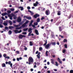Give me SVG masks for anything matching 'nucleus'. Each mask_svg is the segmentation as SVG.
Segmentation results:
<instances>
[{"label":"nucleus","mask_w":73,"mask_h":73,"mask_svg":"<svg viewBox=\"0 0 73 73\" xmlns=\"http://www.w3.org/2000/svg\"><path fill=\"white\" fill-rule=\"evenodd\" d=\"M28 62H26V64H28L29 65L32 64L33 63V59L31 57H29L28 58Z\"/></svg>","instance_id":"1"},{"label":"nucleus","mask_w":73,"mask_h":73,"mask_svg":"<svg viewBox=\"0 0 73 73\" xmlns=\"http://www.w3.org/2000/svg\"><path fill=\"white\" fill-rule=\"evenodd\" d=\"M47 40H46L45 41V42L44 43V44H43L44 46H45V48L47 49H48L49 48V46H50V44H47Z\"/></svg>","instance_id":"2"},{"label":"nucleus","mask_w":73,"mask_h":73,"mask_svg":"<svg viewBox=\"0 0 73 73\" xmlns=\"http://www.w3.org/2000/svg\"><path fill=\"white\" fill-rule=\"evenodd\" d=\"M32 28H30L28 30V31L29 32L28 34V36H31V33H32Z\"/></svg>","instance_id":"3"},{"label":"nucleus","mask_w":73,"mask_h":73,"mask_svg":"<svg viewBox=\"0 0 73 73\" xmlns=\"http://www.w3.org/2000/svg\"><path fill=\"white\" fill-rule=\"evenodd\" d=\"M5 64H8L9 65H10V66L11 68L12 67V65H13V64H12V63H11V61H9L8 62H6Z\"/></svg>","instance_id":"4"},{"label":"nucleus","mask_w":73,"mask_h":73,"mask_svg":"<svg viewBox=\"0 0 73 73\" xmlns=\"http://www.w3.org/2000/svg\"><path fill=\"white\" fill-rule=\"evenodd\" d=\"M45 13L46 15H50V11L49 10H47L45 11Z\"/></svg>","instance_id":"5"},{"label":"nucleus","mask_w":73,"mask_h":73,"mask_svg":"<svg viewBox=\"0 0 73 73\" xmlns=\"http://www.w3.org/2000/svg\"><path fill=\"white\" fill-rule=\"evenodd\" d=\"M39 16H40L38 14H36L34 15L33 17L35 19H37V17H38Z\"/></svg>","instance_id":"6"},{"label":"nucleus","mask_w":73,"mask_h":73,"mask_svg":"<svg viewBox=\"0 0 73 73\" xmlns=\"http://www.w3.org/2000/svg\"><path fill=\"white\" fill-rule=\"evenodd\" d=\"M8 21H4V23H3V24L5 26H7L8 25Z\"/></svg>","instance_id":"7"},{"label":"nucleus","mask_w":73,"mask_h":73,"mask_svg":"<svg viewBox=\"0 0 73 73\" xmlns=\"http://www.w3.org/2000/svg\"><path fill=\"white\" fill-rule=\"evenodd\" d=\"M17 21H18V23H20V22H21V18H20V17H19L17 18Z\"/></svg>","instance_id":"8"},{"label":"nucleus","mask_w":73,"mask_h":73,"mask_svg":"<svg viewBox=\"0 0 73 73\" xmlns=\"http://www.w3.org/2000/svg\"><path fill=\"white\" fill-rule=\"evenodd\" d=\"M11 16H12V17H14L13 19L15 20L16 19V18H17V17L16 15H15L13 14H11Z\"/></svg>","instance_id":"9"},{"label":"nucleus","mask_w":73,"mask_h":73,"mask_svg":"<svg viewBox=\"0 0 73 73\" xmlns=\"http://www.w3.org/2000/svg\"><path fill=\"white\" fill-rule=\"evenodd\" d=\"M57 15L58 16H60L61 15V11H59L57 12Z\"/></svg>","instance_id":"10"},{"label":"nucleus","mask_w":73,"mask_h":73,"mask_svg":"<svg viewBox=\"0 0 73 73\" xmlns=\"http://www.w3.org/2000/svg\"><path fill=\"white\" fill-rule=\"evenodd\" d=\"M35 32L36 34V35H38L39 34L38 33V30L35 29Z\"/></svg>","instance_id":"11"},{"label":"nucleus","mask_w":73,"mask_h":73,"mask_svg":"<svg viewBox=\"0 0 73 73\" xmlns=\"http://www.w3.org/2000/svg\"><path fill=\"white\" fill-rule=\"evenodd\" d=\"M9 28L10 30H12L13 29V28H14V27L13 26H9Z\"/></svg>","instance_id":"12"},{"label":"nucleus","mask_w":73,"mask_h":73,"mask_svg":"<svg viewBox=\"0 0 73 73\" xmlns=\"http://www.w3.org/2000/svg\"><path fill=\"white\" fill-rule=\"evenodd\" d=\"M8 15V14H7V13H5L1 14V15L2 16H5V15Z\"/></svg>","instance_id":"13"},{"label":"nucleus","mask_w":73,"mask_h":73,"mask_svg":"<svg viewBox=\"0 0 73 73\" xmlns=\"http://www.w3.org/2000/svg\"><path fill=\"white\" fill-rule=\"evenodd\" d=\"M19 38L20 39L21 38H23V35H22L21 34L19 35Z\"/></svg>","instance_id":"14"},{"label":"nucleus","mask_w":73,"mask_h":73,"mask_svg":"<svg viewBox=\"0 0 73 73\" xmlns=\"http://www.w3.org/2000/svg\"><path fill=\"white\" fill-rule=\"evenodd\" d=\"M58 61L59 62V63H60V64H62V61H61V60H60V59L59 58H58Z\"/></svg>","instance_id":"15"},{"label":"nucleus","mask_w":73,"mask_h":73,"mask_svg":"<svg viewBox=\"0 0 73 73\" xmlns=\"http://www.w3.org/2000/svg\"><path fill=\"white\" fill-rule=\"evenodd\" d=\"M2 67H6V65L5 63H3L2 64Z\"/></svg>","instance_id":"16"},{"label":"nucleus","mask_w":73,"mask_h":73,"mask_svg":"<svg viewBox=\"0 0 73 73\" xmlns=\"http://www.w3.org/2000/svg\"><path fill=\"white\" fill-rule=\"evenodd\" d=\"M19 30H15L13 31V32H14L15 33H18Z\"/></svg>","instance_id":"17"},{"label":"nucleus","mask_w":73,"mask_h":73,"mask_svg":"<svg viewBox=\"0 0 73 73\" xmlns=\"http://www.w3.org/2000/svg\"><path fill=\"white\" fill-rule=\"evenodd\" d=\"M19 9H21V11H23V9H24V8H23V7H21V6L19 7Z\"/></svg>","instance_id":"18"},{"label":"nucleus","mask_w":73,"mask_h":73,"mask_svg":"<svg viewBox=\"0 0 73 73\" xmlns=\"http://www.w3.org/2000/svg\"><path fill=\"white\" fill-rule=\"evenodd\" d=\"M51 62L52 64H54V60L53 59H51Z\"/></svg>","instance_id":"19"},{"label":"nucleus","mask_w":73,"mask_h":73,"mask_svg":"<svg viewBox=\"0 0 73 73\" xmlns=\"http://www.w3.org/2000/svg\"><path fill=\"white\" fill-rule=\"evenodd\" d=\"M26 18L28 20H31V17H26Z\"/></svg>","instance_id":"20"},{"label":"nucleus","mask_w":73,"mask_h":73,"mask_svg":"<svg viewBox=\"0 0 73 73\" xmlns=\"http://www.w3.org/2000/svg\"><path fill=\"white\" fill-rule=\"evenodd\" d=\"M52 44V45H56V42H52L50 43V45Z\"/></svg>","instance_id":"21"},{"label":"nucleus","mask_w":73,"mask_h":73,"mask_svg":"<svg viewBox=\"0 0 73 73\" xmlns=\"http://www.w3.org/2000/svg\"><path fill=\"white\" fill-rule=\"evenodd\" d=\"M9 23L10 25H12V21H9Z\"/></svg>","instance_id":"22"},{"label":"nucleus","mask_w":73,"mask_h":73,"mask_svg":"<svg viewBox=\"0 0 73 73\" xmlns=\"http://www.w3.org/2000/svg\"><path fill=\"white\" fill-rule=\"evenodd\" d=\"M25 26H26V25L24 23L23 25H22L21 27H22V28H24L25 27Z\"/></svg>","instance_id":"23"},{"label":"nucleus","mask_w":73,"mask_h":73,"mask_svg":"<svg viewBox=\"0 0 73 73\" xmlns=\"http://www.w3.org/2000/svg\"><path fill=\"white\" fill-rule=\"evenodd\" d=\"M8 33L9 35H11V34H12V31H11V30H9V31L8 32Z\"/></svg>","instance_id":"24"},{"label":"nucleus","mask_w":73,"mask_h":73,"mask_svg":"<svg viewBox=\"0 0 73 73\" xmlns=\"http://www.w3.org/2000/svg\"><path fill=\"white\" fill-rule=\"evenodd\" d=\"M59 31H60V32L62 31V28H61V27H59Z\"/></svg>","instance_id":"25"},{"label":"nucleus","mask_w":73,"mask_h":73,"mask_svg":"<svg viewBox=\"0 0 73 73\" xmlns=\"http://www.w3.org/2000/svg\"><path fill=\"white\" fill-rule=\"evenodd\" d=\"M40 18H38L36 20V21L37 23H39V22H40Z\"/></svg>","instance_id":"26"},{"label":"nucleus","mask_w":73,"mask_h":73,"mask_svg":"<svg viewBox=\"0 0 73 73\" xmlns=\"http://www.w3.org/2000/svg\"><path fill=\"white\" fill-rule=\"evenodd\" d=\"M64 47L66 49L68 48V45L66 44H64Z\"/></svg>","instance_id":"27"},{"label":"nucleus","mask_w":73,"mask_h":73,"mask_svg":"<svg viewBox=\"0 0 73 73\" xmlns=\"http://www.w3.org/2000/svg\"><path fill=\"white\" fill-rule=\"evenodd\" d=\"M28 28H27L26 29H23V30L25 32V31H28Z\"/></svg>","instance_id":"28"},{"label":"nucleus","mask_w":73,"mask_h":73,"mask_svg":"<svg viewBox=\"0 0 73 73\" xmlns=\"http://www.w3.org/2000/svg\"><path fill=\"white\" fill-rule=\"evenodd\" d=\"M30 46H32V45H33V43L32 42L30 41Z\"/></svg>","instance_id":"29"},{"label":"nucleus","mask_w":73,"mask_h":73,"mask_svg":"<svg viewBox=\"0 0 73 73\" xmlns=\"http://www.w3.org/2000/svg\"><path fill=\"white\" fill-rule=\"evenodd\" d=\"M72 17V15H70L68 17V19H70Z\"/></svg>","instance_id":"30"},{"label":"nucleus","mask_w":73,"mask_h":73,"mask_svg":"<svg viewBox=\"0 0 73 73\" xmlns=\"http://www.w3.org/2000/svg\"><path fill=\"white\" fill-rule=\"evenodd\" d=\"M5 29L6 30H9V29H8V27H5Z\"/></svg>","instance_id":"31"},{"label":"nucleus","mask_w":73,"mask_h":73,"mask_svg":"<svg viewBox=\"0 0 73 73\" xmlns=\"http://www.w3.org/2000/svg\"><path fill=\"white\" fill-rule=\"evenodd\" d=\"M68 41L67 40L65 39H64V40H63V42H67Z\"/></svg>","instance_id":"32"},{"label":"nucleus","mask_w":73,"mask_h":73,"mask_svg":"<svg viewBox=\"0 0 73 73\" xmlns=\"http://www.w3.org/2000/svg\"><path fill=\"white\" fill-rule=\"evenodd\" d=\"M7 12L8 13V14H9V13H11V11L10 10H9L8 11H7Z\"/></svg>","instance_id":"33"},{"label":"nucleus","mask_w":73,"mask_h":73,"mask_svg":"<svg viewBox=\"0 0 73 73\" xmlns=\"http://www.w3.org/2000/svg\"><path fill=\"white\" fill-rule=\"evenodd\" d=\"M23 35H27V32H23L22 33Z\"/></svg>","instance_id":"34"},{"label":"nucleus","mask_w":73,"mask_h":73,"mask_svg":"<svg viewBox=\"0 0 73 73\" xmlns=\"http://www.w3.org/2000/svg\"><path fill=\"white\" fill-rule=\"evenodd\" d=\"M28 23H29V21H27L24 24L26 25V24H28Z\"/></svg>","instance_id":"35"},{"label":"nucleus","mask_w":73,"mask_h":73,"mask_svg":"<svg viewBox=\"0 0 73 73\" xmlns=\"http://www.w3.org/2000/svg\"><path fill=\"white\" fill-rule=\"evenodd\" d=\"M55 65H56V66H58V63H57V62H55Z\"/></svg>","instance_id":"36"},{"label":"nucleus","mask_w":73,"mask_h":73,"mask_svg":"<svg viewBox=\"0 0 73 73\" xmlns=\"http://www.w3.org/2000/svg\"><path fill=\"white\" fill-rule=\"evenodd\" d=\"M33 6H34V7H37V5L36 3H35L34 4Z\"/></svg>","instance_id":"37"},{"label":"nucleus","mask_w":73,"mask_h":73,"mask_svg":"<svg viewBox=\"0 0 73 73\" xmlns=\"http://www.w3.org/2000/svg\"><path fill=\"white\" fill-rule=\"evenodd\" d=\"M3 57H5V58H6L7 57V55H6V54H3Z\"/></svg>","instance_id":"38"},{"label":"nucleus","mask_w":73,"mask_h":73,"mask_svg":"<svg viewBox=\"0 0 73 73\" xmlns=\"http://www.w3.org/2000/svg\"><path fill=\"white\" fill-rule=\"evenodd\" d=\"M48 51H46V55L47 56H48Z\"/></svg>","instance_id":"39"},{"label":"nucleus","mask_w":73,"mask_h":73,"mask_svg":"<svg viewBox=\"0 0 73 73\" xmlns=\"http://www.w3.org/2000/svg\"><path fill=\"white\" fill-rule=\"evenodd\" d=\"M12 14H8V17H10L12 16Z\"/></svg>","instance_id":"40"},{"label":"nucleus","mask_w":73,"mask_h":73,"mask_svg":"<svg viewBox=\"0 0 73 73\" xmlns=\"http://www.w3.org/2000/svg\"><path fill=\"white\" fill-rule=\"evenodd\" d=\"M14 26L15 27H19V25H14Z\"/></svg>","instance_id":"41"},{"label":"nucleus","mask_w":73,"mask_h":73,"mask_svg":"<svg viewBox=\"0 0 73 73\" xmlns=\"http://www.w3.org/2000/svg\"><path fill=\"white\" fill-rule=\"evenodd\" d=\"M70 73H73V70H71L70 72Z\"/></svg>","instance_id":"42"},{"label":"nucleus","mask_w":73,"mask_h":73,"mask_svg":"<svg viewBox=\"0 0 73 73\" xmlns=\"http://www.w3.org/2000/svg\"><path fill=\"white\" fill-rule=\"evenodd\" d=\"M41 20H43L45 19V18L42 17L41 18Z\"/></svg>","instance_id":"43"},{"label":"nucleus","mask_w":73,"mask_h":73,"mask_svg":"<svg viewBox=\"0 0 73 73\" xmlns=\"http://www.w3.org/2000/svg\"><path fill=\"white\" fill-rule=\"evenodd\" d=\"M66 52V50H64L62 51V52L63 53H65Z\"/></svg>","instance_id":"44"},{"label":"nucleus","mask_w":73,"mask_h":73,"mask_svg":"<svg viewBox=\"0 0 73 73\" xmlns=\"http://www.w3.org/2000/svg\"><path fill=\"white\" fill-rule=\"evenodd\" d=\"M34 25L35 26L37 25H38V23H34Z\"/></svg>","instance_id":"45"},{"label":"nucleus","mask_w":73,"mask_h":73,"mask_svg":"<svg viewBox=\"0 0 73 73\" xmlns=\"http://www.w3.org/2000/svg\"><path fill=\"white\" fill-rule=\"evenodd\" d=\"M36 56L37 57V58H38L39 59H40V55H37Z\"/></svg>","instance_id":"46"},{"label":"nucleus","mask_w":73,"mask_h":73,"mask_svg":"<svg viewBox=\"0 0 73 73\" xmlns=\"http://www.w3.org/2000/svg\"><path fill=\"white\" fill-rule=\"evenodd\" d=\"M42 47H40L39 48V50H42Z\"/></svg>","instance_id":"47"},{"label":"nucleus","mask_w":73,"mask_h":73,"mask_svg":"<svg viewBox=\"0 0 73 73\" xmlns=\"http://www.w3.org/2000/svg\"><path fill=\"white\" fill-rule=\"evenodd\" d=\"M32 25V24L31 23H30L29 25V27H31Z\"/></svg>","instance_id":"48"},{"label":"nucleus","mask_w":73,"mask_h":73,"mask_svg":"<svg viewBox=\"0 0 73 73\" xmlns=\"http://www.w3.org/2000/svg\"><path fill=\"white\" fill-rule=\"evenodd\" d=\"M12 15H11V17H10V20H12L13 19V18H12Z\"/></svg>","instance_id":"49"},{"label":"nucleus","mask_w":73,"mask_h":73,"mask_svg":"<svg viewBox=\"0 0 73 73\" xmlns=\"http://www.w3.org/2000/svg\"><path fill=\"white\" fill-rule=\"evenodd\" d=\"M16 53H17V54H19L20 52H19V51H17L16 52H15Z\"/></svg>","instance_id":"50"},{"label":"nucleus","mask_w":73,"mask_h":73,"mask_svg":"<svg viewBox=\"0 0 73 73\" xmlns=\"http://www.w3.org/2000/svg\"><path fill=\"white\" fill-rule=\"evenodd\" d=\"M23 23H22V22H21V23H19V27L20 26V25H22L23 24Z\"/></svg>","instance_id":"51"},{"label":"nucleus","mask_w":73,"mask_h":73,"mask_svg":"<svg viewBox=\"0 0 73 73\" xmlns=\"http://www.w3.org/2000/svg\"><path fill=\"white\" fill-rule=\"evenodd\" d=\"M22 32V30H20L19 31H18V33H20Z\"/></svg>","instance_id":"52"},{"label":"nucleus","mask_w":73,"mask_h":73,"mask_svg":"<svg viewBox=\"0 0 73 73\" xmlns=\"http://www.w3.org/2000/svg\"><path fill=\"white\" fill-rule=\"evenodd\" d=\"M6 58H7V59H9L10 58H9V56H7L6 57V58H5V59Z\"/></svg>","instance_id":"53"},{"label":"nucleus","mask_w":73,"mask_h":73,"mask_svg":"<svg viewBox=\"0 0 73 73\" xmlns=\"http://www.w3.org/2000/svg\"><path fill=\"white\" fill-rule=\"evenodd\" d=\"M11 11H15V9H14L13 8L11 9Z\"/></svg>","instance_id":"54"},{"label":"nucleus","mask_w":73,"mask_h":73,"mask_svg":"<svg viewBox=\"0 0 73 73\" xmlns=\"http://www.w3.org/2000/svg\"><path fill=\"white\" fill-rule=\"evenodd\" d=\"M2 19L3 20H5V19L4 18V17H2Z\"/></svg>","instance_id":"55"},{"label":"nucleus","mask_w":73,"mask_h":73,"mask_svg":"<svg viewBox=\"0 0 73 73\" xmlns=\"http://www.w3.org/2000/svg\"><path fill=\"white\" fill-rule=\"evenodd\" d=\"M3 26L0 24V28H3Z\"/></svg>","instance_id":"56"},{"label":"nucleus","mask_w":73,"mask_h":73,"mask_svg":"<svg viewBox=\"0 0 73 73\" xmlns=\"http://www.w3.org/2000/svg\"><path fill=\"white\" fill-rule=\"evenodd\" d=\"M21 28H22V27L21 26L18 27L19 30L20 29H21Z\"/></svg>","instance_id":"57"},{"label":"nucleus","mask_w":73,"mask_h":73,"mask_svg":"<svg viewBox=\"0 0 73 73\" xmlns=\"http://www.w3.org/2000/svg\"><path fill=\"white\" fill-rule=\"evenodd\" d=\"M27 9L29 10L31 9V7L29 6L28 7H27Z\"/></svg>","instance_id":"58"},{"label":"nucleus","mask_w":73,"mask_h":73,"mask_svg":"<svg viewBox=\"0 0 73 73\" xmlns=\"http://www.w3.org/2000/svg\"><path fill=\"white\" fill-rule=\"evenodd\" d=\"M31 15H33V14H34V13H33V12H31Z\"/></svg>","instance_id":"59"},{"label":"nucleus","mask_w":73,"mask_h":73,"mask_svg":"<svg viewBox=\"0 0 73 73\" xmlns=\"http://www.w3.org/2000/svg\"><path fill=\"white\" fill-rule=\"evenodd\" d=\"M35 49H33V53H35Z\"/></svg>","instance_id":"60"},{"label":"nucleus","mask_w":73,"mask_h":73,"mask_svg":"<svg viewBox=\"0 0 73 73\" xmlns=\"http://www.w3.org/2000/svg\"><path fill=\"white\" fill-rule=\"evenodd\" d=\"M32 27H33V28H35L36 27H35V25H32Z\"/></svg>","instance_id":"61"},{"label":"nucleus","mask_w":73,"mask_h":73,"mask_svg":"<svg viewBox=\"0 0 73 73\" xmlns=\"http://www.w3.org/2000/svg\"><path fill=\"white\" fill-rule=\"evenodd\" d=\"M2 57V54L1 53H0V58H1Z\"/></svg>","instance_id":"62"},{"label":"nucleus","mask_w":73,"mask_h":73,"mask_svg":"<svg viewBox=\"0 0 73 73\" xmlns=\"http://www.w3.org/2000/svg\"><path fill=\"white\" fill-rule=\"evenodd\" d=\"M54 7H56V6H57V4H56V3H54Z\"/></svg>","instance_id":"63"},{"label":"nucleus","mask_w":73,"mask_h":73,"mask_svg":"<svg viewBox=\"0 0 73 73\" xmlns=\"http://www.w3.org/2000/svg\"><path fill=\"white\" fill-rule=\"evenodd\" d=\"M33 20H32L31 21V22H30V23H31V24H33Z\"/></svg>","instance_id":"64"}]
</instances>
